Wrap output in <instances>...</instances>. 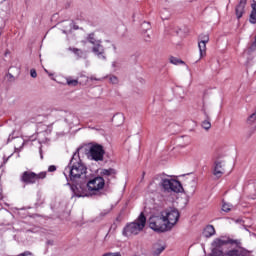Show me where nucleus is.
I'll use <instances>...</instances> for the list:
<instances>
[{"label":"nucleus","mask_w":256,"mask_h":256,"mask_svg":"<svg viewBox=\"0 0 256 256\" xmlns=\"http://www.w3.org/2000/svg\"><path fill=\"white\" fill-rule=\"evenodd\" d=\"M212 256H223V251L219 248H212Z\"/></svg>","instance_id":"nucleus-28"},{"label":"nucleus","mask_w":256,"mask_h":256,"mask_svg":"<svg viewBox=\"0 0 256 256\" xmlns=\"http://www.w3.org/2000/svg\"><path fill=\"white\" fill-rule=\"evenodd\" d=\"M142 27H145V29H146V30H144V41L149 43V41H151V35L147 34V29H151V25L149 24V22H144L142 24Z\"/></svg>","instance_id":"nucleus-20"},{"label":"nucleus","mask_w":256,"mask_h":256,"mask_svg":"<svg viewBox=\"0 0 256 256\" xmlns=\"http://www.w3.org/2000/svg\"><path fill=\"white\" fill-rule=\"evenodd\" d=\"M55 171H57V166L51 165V166L48 167V172L49 173H55Z\"/></svg>","instance_id":"nucleus-31"},{"label":"nucleus","mask_w":256,"mask_h":256,"mask_svg":"<svg viewBox=\"0 0 256 256\" xmlns=\"http://www.w3.org/2000/svg\"><path fill=\"white\" fill-rule=\"evenodd\" d=\"M149 227L157 233H165V231H171V227L169 226V223H167L163 212L160 213V216H152L149 218Z\"/></svg>","instance_id":"nucleus-4"},{"label":"nucleus","mask_w":256,"mask_h":256,"mask_svg":"<svg viewBox=\"0 0 256 256\" xmlns=\"http://www.w3.org/2000/svg\"><path fill=\"white\" fill-rule=\"evenodd\" d=\"M162 215L170 226V229H173V227L177 225V221H179V217H181V214H179V210H177V208H168L162 211Z\"/></svg>","instance_id":"nucleus-7"},{"label":"nucleus","mask_w":256,"mask_h":256,"mask_svg":"<svg viewBox=\"0 0 256 256\" xmlns=\"http://www.w3.org/2000/svg\"><path fill=\"white\" fill-rule=\"evenodd\" d=\"M248 51L250 53H253V51H256V41L252 42L251 45L248 48Z\"/></svg>","instance_id":"nucleus-29"},{"label":"nucleus","mask_w":256,"mask_h":256,"mask_svg":"<svg viewBox=\"0 0 256 256\" xmlns=\"http://www.w3.org/2000/svg\"><path fill=\"white\" fill-rule=\"evenodd\" d=\"M92 53H94L98 59H107L105 56V47L101 45V42H98V44L92 46Z\"/></svg>","instance_id":"nucleus-11"},{"label":"nucleus","mask_w":256,"mask_h":256,"mask_svg":"<svg viewBox=\"0 0 256 256\" xmlns=\"http://www.w3.org/2000/svg\"><path fill=\"white\" fill-rule=\"evenodd\" d=\"M147 223V218L143 212L140 213L139 217L131 223H128L123 231L122 235L124 237H131V235H139L143 229H145V225Z\"/></svg>","instance_id":"nucleus-2"},{"label":"nucleus","mask_w":256,"mask_h":256,"mask_svg":"<svg viewBox=\"0 0 256 256\" xmlns=\"http://www.w3.org/2000/svg\"><path fill=\"white\" fill-rule=\"evenodd\" d=\"M202 111H203V113H204V115H205V117H206V120H204L203 122H202V127H203V129H205L206 131H209V129H211V121H209V114H207V110H205V106H203V108H202Z\"/></svg>","instance_id":"nucleus-17"},{"label":"nucleus","mask_w":256,"mask_h":256,"mask_svg":"<svg viewBox=\"0 0 256 256\" xmlns=\"http://www.w3.org/2000/svg\"><path fill=\"white\" fill-rule=\"evenodd\" d=\"M170 63H172L173 65H184L185 62L183 60H180L179 58L176 57H170Z\"/></svg>","instance_id":"nucleus-24"},{"label":"nucleus","mask_w":256,"mask_h":256,"mask_svg":"<svg viewBox=\"0 0 256 256\" xmlns=\"http://www.w3.org/2000/svg\"><path fill=\"white\" fill-rule=\"evenodd\" d=\"M236 241L237 240L233 238H226L225 236H222L221 238H215L211 243V246L215 249H221L224 245H234V243H237Z\"/></svg>","instance_id":"nucleus-10"},{"label":"nucleus","mask_w":256,"mask_h":256,"mask_svg":"<svg viewBox=\"0 0 256 256\" xmlns=\"http://www.w3.org/2000/svg\"><path fill=\"white\" fill-rule=\"evenodd\" d=\"M162 19H168V17H164V16H162Z\"/></svg>","instance_id":"nucleus-37"},{"label":"nucleus","mask_w":256,"mask_h":256,"mask_svg":"<svg viewBox=\"0 0 256 256\" xmlns=\"http://www.w3.org/2000/svg\"><path fill=\"white\" fill-rule=\"evenodd\" d=\"M46 243H47V245H51V246H53V245H54L53 240H48Z\"/></svg>","instance_id":"nucleus-34"},{"label":"nucleus","mask_w":256,"mask_h":256,"mask_svg":"<svg viewBox=\"0 0 256 256\" xmlns=\"http://www.w3.org/2000/svg\"><path fill=\"white\" fill-rule=\"evenodd\" d=\"M93 129H95L96 131H101V129H99V128H93Z\"/></svg>","instance_id":"nucleus-36"},{"label":"nucleus","mask_w":256,"mask_h":256,"mask_svg":"<svg viewBox=\"0 0 256 256\" xmlns=\"http://www.w3.org/2000/svg\"><path fill=\"white\" fill-rule=\"evenodd\" d=\"M245 7H247V0H240L235 7V15L238 20L245 15Z\"/></svg>","instance_id":"nucleus-12"},{"label":"nucleus","mask_w":256,"mask_h":256,"mask_svg":"<svg viewBox=\"0 0 256 256\" xmlns=\"http://www.w3.org/2000/svg\"><path fill=\"white\" fill-rule=\"evenodd\" d=\"M198 47L200 51V57H205L207 51V43L206 42H198Z\"/></svg>","instance_id":"nucleus-22"},{"label":"nucleus","mask_w":256,"mask_h":256,"mask_svg":"<svg viewBox=\"0 0 256 256\" xmlns=\"http://www.w3.org/2000/svg\"><path fill=\"white\" fill-rule=\"evenodd\" d=\"M67 85H69V87H77L79 85V81L76 79H71V78H67Z\"/></svg>","instance_id":"nucleus-26"},{"label":"nucleus","mask_w":256,"mask_h":256,"mask_svg":"<svg viewBox=\"0 0 256 256\" xmlns=\"http://www.w3.org/2000/svg\"><path fill=\"white\" fill-rule=\"evenodd\" d=\"M213 235H215V227L213 225L206 226L203 230V236L209 239V237H213Z\"/></svg>","instance_id":"nucleus-18"},{"label":"nucleus","mask_w":256,"mask_h":256,"mask_svg":"<svg viewBox=\"0 0 256 256\" xmlns=\"http://www.w3.org/2000/svg\"><path fill=\"white\" fill-rule=\"evenodd\" d=\"M82 43H84V44H85V43H87V41H82Z\"/></svg>","instance_id":"nucleus-40"},{"label":"nucleus","mask_w":256,"mask_h":256,"mask_svg":"<svg viewBox=\"0 0 256 256\" xmlns=\"http://www.w3.org/2000/svg\"><path fill=\"white\" fill-rule=\"evenodd\" d=\"M81 183H86V187L91 195H97L98 197L103 195V192H101L105 188V179L103 176L91 177L88 175Z\"/></svg>","instance_id":"nucleus-3"},{"label":"nucleus","mask_w":256,"mask_h":256,"mask_svg":"<svg viewBox=\"0 0 256 256\" xmlns=\"http://www.w3.org/2000/svg\"><path fill=\"white\" fill-rule=\"evenodd\" d=\"M47 177V172L35 173L31 170L24 171L20 176L21 183L25 185H35L37 183V179H45Z\"/></svg>","instance_id":"nucleus-6"},{"label":"nucleus","mask_w":256,"mask_h":256,"mask_svg":"<svg viewBox=\"0 0 256 256\" xmlns=\"http://www.w3.org/2000/svg\"><path fill=\"white\" fill-rule=\"evenodd\" d=\"M231 207H233V205L224 202L222 205V211H224L225 213H229V211H231Z\"/></svg>","instance_id":"nucleus-27"},{"label":"nucleus","mask_w":256,"mask_h":256,"mask_svg":"<svg viewBox=\"0 0 256 256\" xmlns=\"http://www.w3.org/2000/svg\"><path fill=\"white\" fill-rule=\"evenodd\" d=\"M87 157L92 161H103L105 157V149L103 148V145L93 144L87 153Z\"/></svg>","instance_id":"nucleus-8"},{"label":"nucleus","mask_w":256,"mask_h":256,"mask_svg":"<svg viewBox=\"0 0 256 256\" xmlns=\"http://www.w3.org/2000/svg\"><path fill=\"white\" fill-rule=\"evenodd\" d=\"M69 51H72V53L76 55L77 59H81V57H83V50L81 49L70 47Z\"/></svg>","instance_id":"nucleus-23"},{"label":"nucleus","mask_w":256,"mask_h":256,"mask_svg":"<svg viewBox=\"0 0 256 256\" xmlns=\"http://www.w3.org/2000/svg\"><path fill=\"white\" fill-rule=\"evenodd\" d=\"M112 121L117 127H119L120 125H123V123H125V116L121 113H117L113 116Z\"/></svg>","instance_id":"nucleus-16"},{"label":"nucleus","mask_w":256,"mask_h":256,"mask_svg":"<svg viewBox=\"0 0 256 256\" xmlns=\"http://www.w3.org/2000/svg\"><path fill=\"white\" fill-rule=\"evenodd\" d=\"M30 75H31V77H32L33 79H36V77H37V70L31 69V70H30Z\"/></svg>","instance_id":"nucleus-32"},{"label":"nucleus","mask_w":256,"mask_h":256,"mask_svg":"<svg viewBox=\"0 0 256 256\" xmlns=\"http://www.w3.org/2000/svg\"><path fill=\"white\" fill-rule=\"evenodd\" d=\"M112 66L115 67V63H113Z\"/></svg>","instance_id":"nucleus-41"},{"label":"nucleus","mask_w":256,"mask_h":256,"mask_svg":"<svg viewBox=\"0 0 256 256\" xmlns=\"http://www.w3.org/2000/svg\"><path fill=\"white\" fill-rule=\"evenodd\" d=\"M116 221H121V218H120V217H117V218H116Z\"/></svg>","instance_id":"nucleus-35"},{"label":"nucleus","mask_w":256,"mask_h":256,"mask_svg":"<svg viewBox=\"0 0 256 256\" xmlns=\"http://www.w3.org/2000/svg\"><path fill=\"white\" fill-rule=\"evenodd\" d=\"M81 148H77V150L73 153L72 158L70 159L69 164L64 169V175L67 179V181H70L72 183H77L76 185L71 186V190L76 195V197H83L82 194H79L77 191L79 190V187L81 188V185L79 183H83L85 179L89 176L87 174V166L85 163H83V160H81V157L79 156V151Z\"/></svg>","instance_id":"nucleus-1"},{"label":"nucleus","mask_w":256,"mask_h":256,"mask_svg":"<svg viewBox=\"0 0 256 256\" xmlns=\"http://www.w3.org/2000/svg\"><path fill=\"white\" fill-rule=\"evenodd\" d=\"M109 213H111V210H103L100 213V217H106V215H109Z\"/></svg>","instance_id":"nucleus-33"},{"label":"nucleus","mask_w":256,"mask_h":256,"mask_svg":"<svg viewBox=\"0 0 256 256\" xmlns=\"http://www.w3.org/2000/svg\"><path fill=\"white\" fill-rule=\"evenodd\" d=\"M234 242H236L234 243L236 247L227 250L224 253V256H251V251L242 246L243 244L241 243V240H236Z\"/></svg>","instance_id":"nucleus-9"},{"label":"nucleus","mask_w":256,"mask_h":256,"mask_svg":"<svg viewBox=\"0 0 256 256\" xmlns=\"http://www.w3.org/2000/svg\"><path fill=\"white\" fill-rule=\"evenodd\" d=\"M167 248V246H165V244H161V243H155L152 246V250H151V255L152 256H159L163 253V251Z\"/></svg>","instance_id":"nucleus-14"},{"label":"nucleus","mask_w":256,"mask_h":256,"mask_svg":"<svg viewBox=\"0 0 256 256\" xmlns=\"http://www.w3.org/2000/svg\"><path fill=\"white\" fill-rule=\"evenodd\" d=\"M251 13H250V17H249V22L252 24V25H256V1L253 0L252 3H251Z\"/></svg>","instance_id":"nucleus-15"},{"label":"nucleus","mask_w":256,"mask_h":256,"mask_svg":"<svg viewBox=\"0 0 256 256\" xmlns=\"http://www.w3.org/2000/svg\"><path fill=\"white\" fill-rule=\"evenodd\" d=\"M100 175L102 177H115V175H117V170H115L113 168L102 169L100 172Z\"/></svg>","instance_id":"nucleus-19"},{"label":"nucleus","mask_w":256,"mask_h":256,"mask_svg":"<svg viewBox=\"0 0 256 256\" xmlns=\"http://www.w3.org/2000/svg\"><path fill=\"white\" fill-rule=\"evenodd\" d=\"M161 187L164 193H183V185L179 180L162 179Z\"/></svg>","instance_id":"nucleus-5"},{"label":"nucleus","mask_w":256,"mask_h":256,"mask_svg":"<svg viewBox=\"0 0 256 256\" xmlns=\"http://www.w3.org/2000/svg\"><path fill=\"white\" fill-rule=\"evenodd\" d=\"M48 75L51 77L53 74H51V73H48Z\"/></svg>","instance_id":"nucleus-39"},{"label":"nucleus","mask_w":256,"mask_h":256,"mask_svg":"<svg viewBox=\"0 0 256 256\" xmlns=\"http://www.w3.org/2000/svg\"><path fill=\"white\" fill-rule=\"evenodd\" d=\"M143 177H145V172H143Z\"/></svg>","instance_id":"nucleus-42"},{"label":"nucleus","mask_w":256,"mask_h":256,"mask_svg":"<svg viewBox=\"0 0 256 256\" xmlns=\"http://www.w3.org/2000/svg\"><path fill=\"white\" fill-rule=\"evenodd\" d=\"M86 41L93 46H95L101 42V40L95 39V33H93V32L88 34V36L86 37Z\"/></svg>","instance_id":"nucleus-21"},{"label":"nucleus","mask_w":256,"mask_h":256,"mask_svg":"<svg viewBox=\"0 0 256 256\" xmlns=\"http://www.w3.org/2000/svg\"><path fill=\"white\" fill-rule=\"evenodd\" d=\"M45 73H49V71H47V69H45Z\"/></svg>","instance_id":"nucleus-38"},{"label":"nucleus","mask_w":256,"mask_h":256,"mask_svg":"<svg viewBox=\"0 0 256 256\" xmlns=\"http://www.w3.org/2000/svg\"><path fill=\"white\" fill-rule=\"evenodd\" d=\"M110 82H112L113 85H117L119 83V79H117V76H111Z\"/></svg>","instance_id":"nucleus-30"},{"label":"nucleus","mask_w":256,"mask_h":256,"mask_svg":"<svg viewBox=\"0 0 256 256\" xmlns=\"http://www.w3.org/2000/svg\"><path fill=\"white\" fill-rule=\"evenodd\" d=\"M199 42L201 43H209V34H201L198 37Z\"/></svg>","instance_id":"nucleus-25"},{"label":"nucleus","mask_w":256,"mask_h":256,"mask_svg":"<svg viewBox=\"0 0 256 256\" xmlns=\"http://www.w3.org/2000/svg\"><path fill=\"white\" fill-rule=\"evenodd\" d=\"M224 174H225V169H223V162L215 161L213 175L217 177V179H220V177H223Z\"/></svg>","instance_id":"nucleus-13"}]
</instances>
